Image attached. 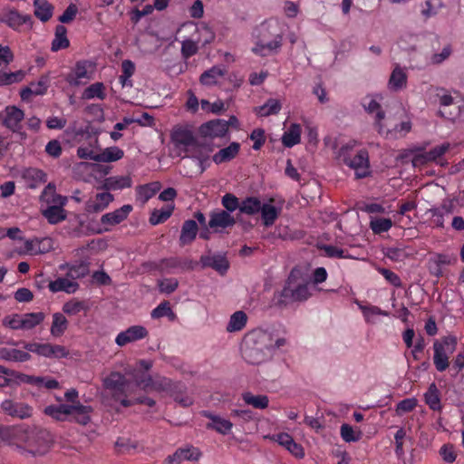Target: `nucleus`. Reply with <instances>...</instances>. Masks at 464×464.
Segmentation results:
<instances>
[{"mask_svg": "<svg viewBox=\"0 0 464 464\" xmlns=\"http://www.w3.org/2000/svg\"><path fill=\"white\" fill-rule=\"evenodd\" d=\"M0 440L14 446L23 455H44L51 448L52 436L46 430L25 425L2 426Z\"/></svg>", "mask_w": 464, "mask_h": 464, "instance_id": "nucleus-1", "label": "nucleus"}, {"mask_svg": "<svg viewBox=\"0 0 464 464\" xmlns=\"http://www.w3.org/2000/svg\"><path fill=\"white\" fill-rule=\"evenodd\" d=\"M274 350L273 335L262 328L249 331L244 337L242 354L250 364L265 362Z\"/></svg>", "mask_w": 464, "mask_h": 464, "instance_id": "nucleus-2", "label": "nucleus"}, {"mask_svg": "<svg viewBox=\"0 0 464 464\" xmlns=\"http://www.w3.org/2000/svg\"><path fill=\"white\" fill-rule=\"evenodd\" d=\"M256 44L252 52L261 57L277 53L283 44V31L276 19L263 22L256 30Z\"/></svg>", "mask_w": 464, "mask_h": 464, "instance_id": "nucleus-3", "label": "nucleus"}, {"mask_svg": "<svg viewBox=\"0 0 464 464\" xmlns=\"http://www.w3.org/2000/svg\"><path fill=\"white\" fill-rule=\"evenodd\" d=\"M355 140L341 146L337 152V158L343 161V164L354 169L356 179H363L371 175L369 152L367 150H360L354 157H351L350 152L356 146Z\"/></svg>", "mask_w": 464, "mask_h": 464, "instance_id": "nucleus-4", "label": "nucleus"}, {"mask_svg": "<svg viewBox=\"0 0 464 464\" xmlns=\"http://www.w3.org/2000/svg\"><path fill=\"white\" fill-rule=\"evenodd\" d=\"M458 339L455 335H447L433 343V363L436 370L442 372L450 366V354L457 348Z\"/></svg>", "mask_w": 464, "mask_h": 464, "instance_id": "nucleus-5", "label": "nucleus"}, {"mask_svg": "<svg viewBox=\"0 0 464 464\" xmlns=\"http://www.w3.org/2000/svg\"><path fill=\"white\" fill-rule=\"evenodd\" d=\"M156 385L157 392H165L182 407H188L193 403V399L187 393L186 385L181 382L160 377V381Z\"/></svg>", "mask_w": 464, "mask_h": 464, "instance_id": "nucleus-6", "label": "nucleus"}, {"mask_svg": "<svg viewBox=\"0 0 464 464\" xmlns=\"http://www.w3.org/2000/svg\"><path fill=\"white\" fill-rule=\"evenodd\" d=\"M126 378L120 372H111L105 380L104 386L111 391L114 401H119L121 406L127 408L133 405L131 400L126 394Z\"/></svg>", "mask_w": 464, "mask_h": 464, "instance_id": "nucleus-7", "label": "nucleus"}, {"mask_svg": "<svg viewBox=\"0 0 464 464\" xmlns=\"http://www.w3.org/2000/svg\"><path fill=\"white\" fill-rule=\"evenodd\" d=\"M24 348L28 352L46 358L61 359L67 357L69 354L64 346L49 343H25Z\"/></svg>", "mask_w": 464, "mask_h": 464, "instance_id": "nucleus-8", "label": "nucleus"}, {"mask_svg": "<svg viewBox=\"0 0 464 464\" xmlns=\"http://www.w3.org/2000/svg\"><path fill=\"white\" fill-rule=\"evenodd\" d=\"M4 414L14 419L24 420L33 415L34 408L26 402L7 399L1 402Z\"/></svg>", "mask_w": 464, "mask_h": 464, "instance_id": "nucleus-9", "label": "nucleus"}, {"mask_svg": "<svg viewBox=\"0 0 464 464\" xmlns=\"http://www.w3.org/2000/svg\"><path fill=\"white\" fill-rule=\"evenodd\" d=\"M0 22L6 24L15 32H21L24 24L33 25L32 16L30 14H22L16 9L12 8L0 14Z\"/></svg>", "mask_w": 464, "mask_h": 464, "instance_id": "nucleus-10", "label": "nucleus"}, {"mask_svg": "<svg viewBox=\"0 0 464 464\" xmlns=\"http://www.w3.org/2000/svg\"><path fill=\"white\" fill-rule=\"evenodd\" d=\"M170 139L176 148L184 149L185 150L188 147L197 144L193 131L188 126H175L171 130Z\"/></svg>", "mask_w": 464, "mask_h": 464, "instance_id": "nucleus-11", "label": "nucleus"}, {"mask_svg": "<svg viewBox=\"0 0 464 464\" xmlns=\"http://www.w3.org/2000/svg\"><path fill=\"white\" fill-rule=\"evenodd\" d=\"M131 210L132 206L127 204L112 212L102 215L101 218V224L103 226V229L100 230L99 233L111 231L113 227L123 222L128 218Z\"/></svg>", "mask_w": 464, "mask_h": 464, "instance_id": "nucleus-12", "label": "nucleus"}, {"mask_svg": "<svg viewBox=\"0 0 464 464\" xmlns=\"http://www.w3.org/2000/svg\"><path fill=\"white\" fill-rule=\"evenodd\" d=\"M235 224L236 219L230 213L224 209H217L210 212L208 227L215 232H221L231 228Z\"/></svg>", "mask_w": 464, "mask_h": 464, "instance_id": "nucleus-13", "label": "nucleus"}, {"mask_svg": "<svg viewBox=\"0 0 464 464\" xmlns=\"http://www.w3.org/2000/svg\"><path fill=\"white\" fill-rule=\"evenodd\" d=\"M196 264V262L189 258L170 256L161 259L159 267L162 272L175 273L177 271L193 270Z\"/></svg>", "mask_w": 464, "mask_h": 464, "instance_id": "nucleus-14", "label": "nucleus"}, {"mask_svg": "<svg viewBox=\"0 0 464 464\" xmlns=\"http://www.w3.org/2000/svg\"><path fill=\"white\" fill-rule=\"evenodd\" d=\"M435 97L439 101L440 106L437 115L441 118L453 121L459 114V108L456 107L454 111L447 110V108L451 106L454 102V99L450 93L444 88L437 87Z\"/></svg>", "mask_w": 464, "mask_h": 464, "instance_id": "nucleus-15", "label": "nucleus"}, {"mask_svg": "<svg viewBox=\"0 0 464 464\" xmlns=\"http://www.w3.org/2000/svg\"><path fill=\"white\" fill-rule=\"evenodd\" d=\"M92 63L88 60L77 61L72 72L65 77V81L71 86H79L82 84V80H90L92 75L89 69L92 67Z\"/></svg>", "mask_w": 464, "mask_h": 464, "instance_id": "nucleus-16", "label": "nucleus"}, {"mask_svg": "<svg viewBox=\"0 0 464 464\" xmlns=\"http://www.w3.org/2000/svg\"><path fill=\"white\" fill-rule=\"evenodd\" d=\"M362 105L369 114H375L374 127L380 135L384 134V124L382 121L385 118V112L381 104L372 96H366L362 102Z\"/></svg>", "mask_w": 464, "mask_h": 464, "instance_id": "nucleus-17", "label": "nucleus"}, {"mask_svg": "<svg viewBox=\"0 0 464 464\" xmlns=\"http://www.w3.org/2000/svg\"><path fill=\"white\" fill-rule=\"evenodd\" d=\"M199 263L202 268L210 267L221 276L225 275L229 268V262L227 258L225 255L220 253L202 255L200 256Z\"/></svg>", "mask_w": 464, "mask_h": 464, "instance_id": "nucleus-18", "label": "nucleus"}, {"mask_svg": "<svg viewBox=\"0 0 464 464\" xmlns=\"http://www.w3.org/2000/svg\"><path fill=\"white\" fill-rule=\"evenodd\" d=\"M149 334L148 330L142 325H132L125 331L121 332L115 338L117 345L122 347L130 343L146 338Z\"/></svg>", "mask_w": 464, "mask_h": 464, "instance_id": "nucleus-19", "label": "nucleus"}, {"mask_svg": "<svg viewBox=\"0 0 464 464\" xmlns=\"http://www.w3.org/2000/svg\"><path fill=\"white\" fill-rule=\"evenodd\" d=\"M5 113L4 125L12 131L19 133L22 139H25L26 134L21 131V121L24 117V111L15 106H7L5 108Z\"/></svg>", "mask_w": 464, "mask_h": 464, "instance_id": "nucleus-20", "label": "nucleus"}, {"mask_svg": "<svg viewBox=\"0 0 464 464\" xmlns=\"http://www.w3.org/2000/svg\"><path fill=\"white\" fill-rule=\"evenodd\" d=\"M198 131L204 138H221L227 132V123L221 119L212 120L203 123Z\"/></svg>", "mask_w": 464, "mask_h": 464, "instance_id": "nucleus-21", "label": "nucleus"}, {"mask_svg": "<svg viewBox=\"0 0 464 464\" xmlns=\"http://www.w3.org/2000/svg\"><path fill=\"white\" fill-rule=\"evenodd\" d=\"M70 415L68 421H73L80 425L86 426L91 422L93 408L90 405H83L81 402L70 404Z\"/></svg>", "mask_w": 464, "mask_h": 464, "instance_id": "nucleus-22", "label": "nucleus"}, {"mask_svg": "<svg viewBox=\"0 0 464 464\" xmlns=\"http://www.w3.org/2000/svg\"><path fill=\"white\" fill-rule=\"evenodd\" d=\"M113 199L114 197L110 192L98 193L85 203V211L89 214L100 213L106 209Z\"/></svg>", "mask_w": 464, "mask_h": 464, "instance_id": "nucleus-23", "label": "nucleus"}, {"mask_svg": "<svg viewBox=\"0 0 464 464\" xmlns=\"http://www.w3.org/2000/svg\"><path fill=\"white\" fill-rule=\"evenodd\" d=\"M198 232V226L197 221L193 219L185 220L181 227L179 236V246H185L190 245L197 237Z\"/></svg>", "mask_w": 464, "mask_h": 464, "instance_id": "nucleus-24", "label": "nucleus"}, {"mask_svg": "<svg viewBox=\"0 0 464 464\" xmlns=\"http://www.w3.org/2000/svg\"><path fill=\"white\" fill-rule=\"evenodd\" d=\"M203 415L211 420L210 423L207 424L208 429L214 430L222 435H227L231 431L233 423L230 420L208 411H204Z\"/></svg>", "mask_w": 464, "mask_h": 464, "instance_id": "nucleus-25", "label": "nucleus"}, {"mask_svg": "<svg viewBox=\"0 0 464 464\" xmlns=\"http://www.w3.org/2000/svg\"><path fill=\"white\" fill-rule=\"evenodd\" d=\"M201 457L200 450L193 446L178 449L173 455L169 456V461L182 462L184 460L197 461Z\"/></svg>", "mask_w": 464, "mask_h": 464, "instance_id": "nucleus-26", "label": "nucleus"}, {"mask_svg": "<svg viewBox=\"0 0 464 464\" xmlns=\"http://www.w3.org/2000/svg\"><path fill=\"white\" fill-rule=\"evenodd\" d=\"M31 359L28 351H22L15 348L0 347V360L24 362Z\"/></svg>", "mask_w": 464, "mask_h": 464, "instance_id": "nucleus-27", "label": "nucleus"}, {"mask_svg": "<svg viewBox=\"0 0 464 464\" xmlns=\"http://www.w3.org/2000/svg\"><path fill=\"white\" fill-rule=\"evenodd\" d=\"M240 150V144L238 142H231L227 147L218 150L214 156L213 160L216 164H221L228 162L235 159Z\"/></svg>", "mask_w": 464, "mask_h": 464, "instance_id": "nucleus-28", "label": "nucleus"}, {"mask_svg": "<svg viewBox=\"0 0 464 464\" xmlns=\"http://www.w3.org/2000/svg\"><path fill=\"white\" fill-rule=\"evenodd\" d=\"M70 46V41L67 37V28L63 24H58L55 27L54 37L52 41V52H58L66 49Z\"/></svg>", "mask_w": 464, "mask_h": 464, "instance_id": "nucleus-29", "label": "nucleus"}, {"mask_svg": "<svg viewBox=\"0 0 464 464\" xmlns=\"http://www.w3.org/2000/svg\"><path fill=\"white\" fill-rule=\"evenodd\" d=\"M70 404L61 403L58 405H49L44 410L45 415L50 416L58 421H68L70 411Z\"/></svg>", "mask_w": 464, "mask_h": 464, "instance_id": "nucleus-30", "label": "nucleus"}, {"mask_svg": "<svg viewBox=\"0 0 464 464\" xmlns=\"http://www.w3.org/2000/svg\"><path fill=\"white\" fill-rule=\"evenodd\" d=\"M34 14L43 23L48 22L53 14L54 7L47 0H34Z\"/></svg>", "mask_w": 464, "mask_h": 464, "instance_id": "nucleus-31", "label": "nucleus"}, {"mask_svg": "<svg viewBox=\"0 0 464 464\" xmlns=\"http://www.w3.org/2000/svg\"><path fill=\"white\" fill-rule=\"evenodd\" d=\"M424 401L430 410L434 411H441L440 392L434 382L429 385L427 392L424 393Z\"/></svg>", "mask_w": 464, "mask_h": 464, "instance_id": "nucleus-32", "label": "nucleus"}, {"mask_svg": "<svg viewBox=\"0 0 464 464\" xmlns=\"http://www.w3.org/2000/svg\"><path fill=\"white\" fill-rule=\"evenodd\" d=\"M48 287L53 293L63 291L68 294H73L79 288V284L64 277H59L54 281H51Z\"/></svg>", "mask_w": 464, "mask_h": 464, "instance_id": "nucleus-33", "label": "nucleus"}, {"mask_svg": "<svg viewBox=\"0 0 464 464\" xmlns=\"http://www.w3.org/2000/svg\"><path fill=\"white\" fill-rule=\"evenodd\" d=\"M280 211V208L270 203H262L259 212L263 225L266 227L273 226L278 218Z\"/></svg>", "mask_w": 464, "mask_h": 464, "instance_id": "nucleus-34", "label": "nucleus"}, {"mask_svg": "<svg viewBox=\"0 0 464 464\" xmlns=\"http://www.w3.org/2000/svg\"><path fill=\"white\" fill-rule=\"evenodd\" d=\"M64 267L67 268V276L72 280L82 278L89 274V263L84 260L61 266L62 269Z\"/></svg>", "mask_w": 464, "mask_h": 464, "instance_id": "nucleus-35", "label": "nucleus"}, {"mask_svg": "<svg viewBox=\"0 0 464 464\" xmlns=\"http://www.w3.org/2000/svg\"><path fill=\"white\" fill-rule=\"evenodd\" d=\"M411 130V121H401L394 125L392 129L388 124H384V136L386 139H398L404 137Z\"/></svg>", "mask_w": 464, "mask_h": 464, "instance_id": "nucleus-36", "label": "nucleus"}, {"mask_svg": "<svg viewBox=\"0 0 464 464\" xmlns=\"http://www.w3.org/2000/svg\"><path fill=\"white\" fill-rule=\"evenodd\" d=\"M226 70L220 66H213L205 71L199 78L200 83L206 86H211L218 83V81L223 77Z\"/></svg>", "mask_w": 464, "mask_h": 464, "instance_id": "nucleus-37", "label": "nucleus"}, {"mask_svg": "<svg viewBox=\"0 0 464 464\" xmlns=\"http://www.w3.org/2000/svg\"><path fill=\"white\" fill-rule=\"evenodd\" d=\"M247 323V315L244 311H237L231 314L226 330L228 333H236L243 330Z\"/></svg>", "mask_w": 464, "mask_h": 464, "instance_id": "nucleus-38", "label": "nucleus"}, {"mask_svg": "<svg viewBox=\"0 0 464 464\" xmlns=\"http://www.w3.org/2000/svg\"><path fill=\"white\" fill-rule=\"evenodd\" d=\"M50 224L55 225L66 219V210L61 206H47L42 212Z\"/></svg>", "mask_w": 464, "mask_h": 464, "instance_id": "nucleus-39", "label": "nucleus"}, {"mask_svg": "<svg viewBox=\"0 0 464 464\" xmlns=\"http://www.w3.org/2000/svg\"><path fill=\"white\" fill-rule=\"evenodd\" d=\"M406 72L399 65H396L389 79V88L392 91H399L406 87Z\"/></svg>", "mask_w": 464, "mask_h": 464, "instance_id": "nucleus-40", "label": "nucleus"}, {"mask_svg": "<svg viewBox=\"0 0 464 464\" xmlns=\"http://www.w3.org/2000/svg\"><path fill=\"white\" fill-rule=\"evenodd\" d=\"M161 376L153 378L150 374L145 372H137L134 374V379L137 384L143 390H152L157 392V382L160 381Z\"/></svg>", "mask_w": 464, "mask_h": 464, "instance_id": "nucleus-41", "label": "nucleus"}, {"mask_svg": "<svg viewBox=\"0 0 464 464\" xmlns=\"http://www.w3.org/2000/svg\"><path fill=\"white\" fill-rule=\"evenodd\" d=\"M301 141V127L299 124L294 123L284 133L282 142L284 146L292 148Z\"/></svg>", "mask_w": 464, "mask_h": 464, "instance_id": "nucleus-42", "label": "nucleus"}, {"mask_svg": "<svg viewBox=\"0 0 464 464\" xmlns=\"http://www.w3.org/2000/svg\"><path fill=\"white\" fill-rule=\"evenodd\" d=\"M42 198H44L48 206H61V208H64L67 203V198L56 194L54 187H52L50 184L44 189Z\"/></svg>", "mask_w": 464, "mask_h": 464, "instance_id": "nucleus-43", "label": "nucleus"}, {"mask_svg": "<svg viewBox=\"0 0 464 464\" xmlns=\"http://www.w3.org/2000/svg\"><path fill=\"white\" fill-rule=\"evenodd\" d=\"M68 320L62 313L53 314V323L50 329L51 334L54 337L62 336L68 328Z\"/></svg>", "mask_w": 464, "mask_h": 464, "instance_id": "nucleus-44", "label": "nucleus"}, {"mask_svg": "<svg viewBox=\"0 0 464 464\" xmlns=\"http://www.w3.org/2000/svg\"><path fill=\"white\" fill-rule=\"evenodd\" d=\"M89 304L86 301L72 299L63 305V312L69 316L77 315L82 312H87L89 310Z\"/></svg>", "mask_w": 464, "mask_h": 464, "instance_id": "nucleus-45", "label": "nucleus"}, {"mask_svg": "<svg viewBox=\"0 0 464 464\" xmlns=\"http://www.w3.org/2000/svg\"><path fill=\"white\" fill-rule=\"evenodd\" d=\"M282 108L281 102L276 99H268L265 104L256 109V112L260 117H268L277 114Z\"/></svg>", "mask_w": 464, "mask_h": 464, "instance_id": "nucleus-46", "label": "nucleus"}, {"mask_svg": "<svg viewBox=\"0 0 464 464\" xmlns=\"http://www.w3.org/2000/svg\"><path fill=\"white\" fill-rule=\"evenodd\" d=\"M94 98H98L102 101L106 98L105 86L102 82H94L82 92V99L92 100Z\"/></svg>", "mask_w": 464, "mask_h": 464, "instance_id": "nucleus-47", "label": "nucleus"}, {"mask_svg": "<svg viewBox=\"0 0 464 464\" xmlns=\"http://www.w3.org/2000/svg\"><path fill=\"white\" fill-rule=\"evenodd\" d=\"M242 399L246 404L258 410L266 409L269 404V399L266 395H254L251 392H245L242 394Z\"/></svg>", "mask_w": 464, "mask_h": 464, "instance_id": "nucleus-48", "label": "nucleus"}, {"mask_svg": "<svg viewBox=\"0 0 464 464\" xmlns=\"http://www.w3.org/2000/svg\"><path fill=\"white\" fill-rule=\"evenodd\" d=\"M262 202L256 197H247L241 201L240 212L248 216L259 213Z\"/></svg>", "mask_w": 464, "mask_h": 464, "instance_id": "nucleus-49", "label": "nucleus"}, {"mask_svg": "<svg viewBox=\"0 0 464 464\" xmlns=\"http://www.w3.org/2000/svg\"><path fill=\"white\" fill-rule=\"evenodd\" d=\"M174 205H167L160 209H154L150 217V223L153 226L162 224L172 215Z\"/></svg>", "mask_w": 464, "mask_h": 464, "instance_id": "nucleus-50", "label": "nucleus"}, {"mask_svg": "<svg viewBox=\"0 0 464 464\" xmlns=\"http://www.w3.org/2000/svg\"><path fill=\"white\" fill-rule=\"evenodd\" d=\"M150 315L153 319H160L166 316L171 322L175 321L177 318L176 314L172 311L169 302L168 301L161 302L151 311Z\"/></svg>", "mask_w": 464, "mask_h": 464, "instance_id": "nucleus-51", "label": "nucleus"}, {"mask_svg": "<svg viewBox=\"0 0 464 464\" xmlns=\"http://www.w3.org/2000/svg\"><path fill=\"white\" fill-rule=\"evenodd\" d=\"M135 64L130 60H123L121 63V74L120 76V82L123 87L125 86H132V81L130 77L135 72Z\"/></svg>", "mask_w": 464, "mask_h": 464, "instance_id": "nucleus-52", "label": "nucleus"}, {"mask_svg": "<svg viewBox=\"0 0 464 464\" xmlns=\"http://www.w3.org/2000/svg\"><path fill=\"white\" fill-rule=\"evenodd\" d=\"M24 330H31L42 324L45 318L43 312L27 313L22 314Z\"/></svg>", "mask_w": 464, "mask_h": 464, "instance_id": "nucleus-53", "label": "nucleus"}, {"mask_svg": "<svg viewBox=\"0 0 464 464\" xmlns=\"http://www.w3.org/2000/svg\"><path fill=\"white\" fill-rule=\"evenodd\" d=\"M124 152L118 147H110L98 154V162H112L122 159Z\"/></svg>", "mask_w": 464, "mask_h": 464, "instance_id": "nucleus-54", "label": "nucleus"}, {"mask_svg": "<svg viewBox=\"0 0 464 464\" xmlns=\"http://www.w3.org/2000/svg\"><path fill=\"white\" fill-rule=\"evenodd\" d=\"M131 185L132 180L130 176L111 177L107 179L105 182V187L113 190L130 188Z\"/></svg>", "mask_w": 464, "mask_h": 464, "instance_id": "nucleus-55", "label": "nucleus"}, {"mask_svg": "<svg viewBox=\"0 0 464 464\" xmlns=\"http://www.w3.org/2000/svg\"><path fill=\"white\" fill-rule=\"evenodd\" d=\"M25 73L19 70L16 72H0V86H6L23 81Z\"/></svg>", "mask_w": 464, "mask_h": 464, "instance_id": "nucleus-56", "label": "nucleus"}, {"mask_svg": "<svg viewBox=\"0 0 464 464\" xmlns=\"http://www.w3.org/2000/svg\"><path fill=\"white\" fill-rule=\"evenodd\" d=\"M392 227L391 218H378L371 220L370 227L374 234H382L387 232Z\"/></svg>", "mask_w": 464, "mask_h": 464, "instance_id": "nucleus-57", "label": "nucleus"}, {"mask_svg": "<svg viewBox=\"0 0 464 464\" xmlns=\"http://www.w3.org/2000/svg\"><path fill=\"white\" fill-rule=\"evenodd\" d=\"M340 433L345 442H355L361 439V431L355 432L353 427L347 423L341 426Z\"/></svg>", "mask_w": 464, "mask_h": 464, "instance_id": "nucleus-58", "label": "nucleus"}, {"mask_svg": "<svg viewBox=\"0 0 464 464\" xmlns=\"http://www.w3.org/2000/svg\"><path fill=\"white\" fill-rule=\"evenodd\" d=\"M221 204L228 213L234 212L236 209L240 210V204L238 198L234 194L227 193L222 197Z\"/></svg>", "mask_w": 464, "mask_h": 464, "instance_id": "nucleus-59", "label": "nucleus"}, {"mask_svg": "<svg viewBox=\"0 0 464 464\" xmlns=\"http://www.w3.org/2000/svg\"><path fill=\"white\" fill-rule=\"evenodd\" d=\"M327 257L330 258H350L345 250L332 245H324L320 247Z\"/></svg>", "mask_w": 464, "mask_h": 464, "instance_id": "nucleus-60", "label": "nucleus"}, {"mask_svg": "<svg viewBox=\"0 0 464 464\" xmlns=\"http://www.w3.org/2000/svg\"><path fill=\"white\" fill-rule=\"evenodd\" d=\"M417 406V399L407 398L399 401L396 405V414L401 416L404 413L412 411Z\"/></svg>", "mask_w": 464, "mask_h": 464, "instance_id": "nucleus-61", "label": "nucleus"}, {"mask_svg": "<svg viewBox=\"0 0 464 464\" xmlns=\"http://www.w3.org/2000/svg\"><path fill=\"white\" fill-rule=\"evenodd\" d=\"M276 298L277 303L280 305H286L290 303L295 302L294 288H292L290 285H285L284 288L278 293Z\"/></svg>", "mask_w": 464, "mask_h": 464, "instance_id": "nucleus-62", "label": "nucleus"}, {"mask_svg": "<svg viewBox=\"0 0 464 464\" xmlns=\"http://www.w3.org/2000/svg\"><path fill=\"white\" fill-rule=\"evenodd\" d=\"M136 191L138 198L142 200L143 203L147 202L156 194V189L152 184L140 185L137 187Z\"/></svg>", "mask_w": 464, "mask_h": 464, "instance_id": "nucleus-63", "label": "nucleus"}, {"mask_svg": "<svg viewBox=\"0 0 464 464\" xmlns=\"http://www.w3.org/2000/svg\"><path fill=\"white\" fill-rule=\"evenodd\" d=\"M249 139L254 141L253 149L259 150L266 142L265 130L261 128L253 130L249 135Z\"/></svg>", "mask_w": 464, "mask_h": 464, "instance_id": "nucleus-64", "label": "nucleus"}]
</instances>
